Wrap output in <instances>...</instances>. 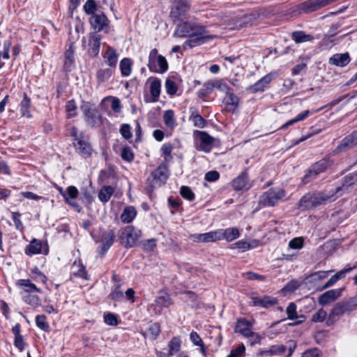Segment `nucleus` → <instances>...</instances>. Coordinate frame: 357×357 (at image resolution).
Here are the masks:
<instances>
[{"label":"nucleus","mask_w":357,"mask_h":357,"mask_svg":"<svg viewBox=\"0 0 357 357\" xmlns=\"http://www.w3.org/2000/svg\"><path fill=\"white\" fill-rule=\"evenodd\" d=\"M174 36L181 38L189 36L190 38L183 43L184 48L200 45L215 38V36L208 34L204 26L188 22L178 24Z\"/></svg>","instance_id":"1"},{"label":"nucleus","mask_w":357,"mask_h":357,"mask_svg":"<svg viewBox=\"0 0 357 357\" xmlns=\"http://www.w3.org/2000/svg\"><path fill=\"white\" fill-rule=\"evenodd\" d=\"M357 309V294L337 303L331 309L326 319L328 326L333 325L345 314H349Z\"/></svg>","instance_id":"2"},{"label":"nucleus","mask_w":357,"mask_h":357,"mask_svg":"<svg viewBox=\"0 0 357 357\" xmlns=\"http://www.w3.org/2000/svg\"><path fill=\"white\" fill-rule=\"evenodd\" d=\"M285 196V191L280 188H271L259 197L258 206L259 208L274 206Z\"/></svg>","instance_id":"3"},{"label":"nucleus","mask_w":357,"mask_h":357,"mask_svg":"<svg viewBox=\"0 0 357 357\" xmlns=\"http://www.w3.org/2000/svg\"><path fill=\"white\" fill-rule=\"evenodd\" d=\"M121 243L127 248L135 246L141 237V231L133 226H126L119 231Z\"/></svg>","instance_id":"4"},{"label":"nucleus","mask_w":357,"mask_h":357,"mask_svg":"<svg viewBox=\"0 0 357 357\" xmlns=\"http://www.w3.org/2000/svg\"><path fill=\"white\" fill-rule=\"evenodd\" d=\"M148 67L152 72L162 73L168 70V63L166 59L158 54V50L154 48L149 53Z\"/></svg>","instance_id":"5"},{"label":"nucleus","mask_w":357,"mask_h":357,"mask_svg":"<svg viewBox=\"0 0 357 357\" xmlns=\"http://www.w3.org/2000/svg\"><path fill=\"white\" fill-rule=\"evenodd\" d=\"M194 135L196 149L206 153L210 152L213 147L215 139L204 131L197 130Z\"/></svg>","instance_id":"6"},{"label":"nucleus","mask_w":357,"mask_h":357,"mask_svg":"<svg viewBox=\"0 0 357 357\" xmlns=\"http://www.w3.org/2000/svg\"><path fill=\"white\" fill-rule=\"evenodd\" d=\"M296 347V343L294 340L288 342V348L283 344L272 345L268 349L261 350L260 354L262 356H282L285 354L288 349L287 357H290Z\"/></svg>","instance_id":"7"},{"label":"nucleus","mask_w":357,"mask_h":357,"mask_svg":"<svg viewBox=\"0 0 357 357\" xmlns=\"http://www.w3.org/2000/svg\"><path fill=\"white\" fill-rule=\"evenodd\" d=\"M89 22L96 33L99 31L108 33L109 31V20L103 13L100 12L91 15L89 18Z\"/></svg>","instance_id":"8"},{"label":"nucleus","mask_w":357,"mask_h":357,"mask_svg":"<svg viewBox=\"0 0 357 357\" xmlns=\"http://www.w3.org/2000/svg\"><path fill=\"white\" fill-rule=\"evenodd\" d=\"M80 109L84 114V120L91 126H96L100 122L98 111L92 107L89 102H83Z\"/></svg>","instance_id":"9"},{"label":"nucleus","mask_w":357,"mask_h":357,"mask_svg":"<svg viewBox=\"0 0 357 357\" xmlns=\"http://www.w3.org/2000/svg\"><path fill=\"white\" fill-rule=\"evenodd\" d=\"M275 76L276 73H270L266 75L259 80H258L255 84L249 86L247 88V91L252 93L264 91L266 89L268 88L269 84L273 79L275 78Z\"/></svg>","instance_id":"10"},{"label":"nucleus","mask_w":357,"mask_h":357,"mask_svg":"<svg viewBox=\"0 0 357 357\" xmlns=\"http://www.w3.org/2000/svg\"><path fill=\"white\" fill-rule=\"evenodd\" d=\"M101 36L96 33H90L88 36L87 51L91 56H96L100 52Z\"/></svg>","instance_id":"11"},{"label":"nucleus","mask_w":357,"mask_h":357,"mask_svg":"<svg viewBox=\"0 0 357 357\" xmlns=\"http://www.w3.org/2000/svg\"><path fill=\"white\" fill-rule=\"evenodd\" d=\"M48 252L47 244L43 243L41 241L33 238L25 249L27 255H38L40 253L47 254Z\"/></svg>","instance_id":"12"},{"label":"nucleus","mask_w":357,"mask_h":357,"mask_svg":"<svg viewBox=\"0 0 357 357\" xmlns=\"http://www.w3.org/2000/svg\"><path fill=\"white\" fill-rule=\"evenodd\" d=\"M190 239L197 243H211L220 240L218 230L204 234H194L190 236Z\"/></svg>","instance_id":"13"},{"label":"nucleus","mask_w":357,"mask_h":357,"mask_svg":"<svg viewBox=\"0 0 357 357\" xmlns=\"http://www.w3.org/2000/svg\"><path fill=\"white\" fill-rule=\"evenodd\" d=\"M152 187L160 186L168 178L167 169L165 165H160L155 169L151 174Z\"/></svg>","instance_id":"14"},{"label":"nucleus","mask_w":357,"mask_h":357,"mask_svg":"<svg viewBox=\"0 0 357 357\" xmlns=\"http://www.w3.org/2000/svg\"><path fill=\"white\" fill-rule=\"evenodd\" d=\"M316 206L321 204H325L328 202L334 201L337 197H335L336 195L334 190H324L323 191H316L313 192Z\"/></svg>","instance_id":"15"},{"label":"nucleus","mask_w":357,"mask_h":357,"mask_svg":"<svg viewBox=\"0 0 357 357\" xmlns=\"http://www.w3.org/2000/svg\"><path fill=\"white\" fill-rule=\"evenodd\" d=\"M16 285L20 289L21 296L29 294L41 292V290L29 279L18 280L16 282Z\"/></svg>","instance_id":"16"},{"label":"nucleus","mask_w":357,"mask_h":357,"mask_svg":"<svg viewBox=\"0 0 357 357\" xmlns=\"http://www.w3.org/2000/svg\"><path fill=\"white\" fill-rule=\"evenodd\" d=\"M357 181V174L354 173L345 176L341 183V185L336 188L334 191L336 195H342L349 192V188Z\"/></svg>","instance_id":"17"},{"label":"nucleus","mask_w":357,"mask_h":357,"mask_svg":"<svg viewBox=\"0 0 357 357\" xmlns=\"http://www.w3.org/2000/svg\"><path fill=\"white\" fill-rule=\"evenodd\" d=\"M343 289H335L327 291L319 296V303L321 305H326L339 298L342 293Z\"/></svg>","instance_id":"18"},{"label":"nucleus","mask_w":357,"mask_h":357,"mask_svg":"<svg viewBox=\"0 0 357 357\" xmlns=\"http://www.w3.org/2000/svg\"><path fill=\"white\" fill-rule=\"evenodd\" d=\"M357 145V132H354L351 135L344 137L337 146L335 153H337L347 149H351Z\"/></svg>","instance_id":"19"},{"label":"nucleus","mask_w":357,"mask_h":357,"mask_svg":"<svg viewBox=\"0 0 357 357\" xmlns=\"http://www.w3.org/2000/svg\"><path fill=\"white\" fill-rule=\"evenodd\" d=\"M147 84H149V91L152 102H157L161 91V82L155 77H151L147 79Z\"/></svg>","instance_id":"20"},{"label":"nucleus","mask_w":357,"mask_h":357,"mask_svg":"<svg viewBox=\"0 0 357 357\" xmlns=\"http://www.w3.org/2000/svg\"><path fill=\"white\" fill-rule=\"evenodd\" d=\"M252 322L243 318L237 320L234 331L247 337L252 332Z\"/></svg>","instance_id":"21"},{"label":"nucleus","mask_w":357,"mask_h":357,"mask_svg":"<svg viewBox=\"0 0 357 357\" xmlns=\"http://www.w3.org/2000/svg\"><path fill=\"white\" fill-rule=\"evenodd\" d=\"M231 185L236 190L249 189L250 184L249 183L247 172H242L239 176L232 181Z\"/></svg>","instance_id":"22"},{"label":"nucleus","mask_w":357,"mask_h":357,"mask_svg":"<svg viewBox=\"0 0 357 357\" xmlns=\"http://www.w3.org/2000/svg\"><path fill=\"white\" fill-rule=\"evenodd\" d=\"M76 151L83 158H89L91 155L93 149L90 143L84 139H78L77 144H75Z\"/></svg>","instance_id":"23"},{"label":"nucleus","mask_w":357,"mask_h":357,"mask_svg":"<svg viewBox=\"0 0 357 357\" xmlns=\"http://www.w3.org/2000/svg\"><path fill=\"white\" fill-rule=\"evenodd\" d=\"M276 303L277 300L275 298L268 296H254L251 298V303L254 306L269 307L274 305Z\"/></svg>","instance_id":"24"},{"label":"nucleus","mask_w":357,"mask_h":357,"mask_svg":"<svg viewBox=\"0 0 357 357\" xmlns=\"http://www.w3.org/2000/svg\"><path fill=\"white\" fill-rule=\"evenodd\" d=\"M298 10L301 12L308 13L317 10L322 8L321 0H307L298 6Z\"/></svg>","instance_id":"25"},{"label":"nucleus","mask_w":357,"mask_h":357,"mask_svg":"<svg viewBox=\"0 0 357 357\" xmlns=\"http://www.w3.org/2000/svg\"><path fill=\"white\" fill-rule=\"evenodd\" d=\"M220 236V240L225 239L227 241L230 242L240 236L238 229L236 227H229L225 229H218Z\"/></svg>","instance_id":"26"},{"label":"nucleus","mask_w":357,"mask_h":357,"mask_svg":"<svg viewBox=\"0 0 357 357\" xmlns=\"http://www.w3.org/2000/svg\"><path fill=\"white\" fill-rule=\"evenodd\" d=\"M299 208L302 210L314 208L316 206L313 192L305 194L299 201Z\"/></svg>","instance_id":"27"},{"label":"nucleus","mask_w":357,"mask_h":357,"mask_svg":"<svg viewBox=\"0 0 357 357\" xmlns=\"http://www.w3.org/2000/svg\"><path fill=\"white\" fill-rule=\"evenodd\" d=\"M190 116L189 120L192 122L194 126L203 128L206 126V121L199 114L197 110L195 107L190 108Z\"/></svg>","instance_id":"28"},{"label":"nucleus","mask_w":357,"mask_h":357,"mask_svg":"<svg viewBox=\"0 0 357 357\" xmlns=\"http://www.w3.org/2000/svg\"><path fill=\"white\" fill-rule=\"evenodd\" d=\"M103 57L105 62L110 67H115L116 66L119 54H117L116 51L112 47H107V50L103 55Z\"/></svg>","instance_id":"29"},{"label":"nucleus","mask_w":357,"mask_h":357,"mask_svg":"<svg viewBox=\"0 0 357 357\" xmlns=\"http://www.w3.org/2000/svg\"><path fill=\"white\" fill-rule=\"evenodd\" d=\"M115 238V234L113 230H109L103 233L100 243L103 251L107 250L113 244Z\"/></svg>","instance_id":"30"},{"label":"nucleus","mask_w":357,"mask_h":357,"mask_svg":"<svg viewBox=\"0 0 357 357\" xmlns=\"http://www.w3.org/2000/svg\"><path fill=\"white\" fill-rule=\"evenodd\" d=\"M356 268V266H354ZM354 267H345L344 269L338 271L336 274L333 275L328 282L323 286L321 289H326L328 287L334 285L339 280L343 278L347 273L351 271Z\"/></svg>","instance_id":"31"},{"label":"nucleus","mask_w":357,"mask_h":357,"mask_svg":"<svg viewBox=\"0 0 357 357\" xmlns=\"http://www.w3.org/2000/svg\"><path fill=\"white\" fill-rule=\"evenodd\" d=\"M74 64V50L73 45H70L64 54L63 68L66 71H70Z\"/></svg>","instance_id":"32"},{"label":"nucleus","mask_w":357,"mask_h":357,"mask_svg":"<svg viewBox=\"0 0 357 357\" xmlns=\"http://www.w3.org/2000/svg\"><path fill=\"white\" fill-rule=\"evenodd\" d=\"M137 211L134 206H126L121 215V220L123 223H130L135 219Z\"/></svg>","instance_id":"33"},{"label":"nucleus","mask_w":357,"mask_h":357,"mask_svg":"<svg viewBox=\"0 0 357 357\" xmlns=\"http://www.w3.org/2000/svg\"><path fill=\"white\" fill-rule=\"evenodd\" d=\"M31 100L27 96L26 93H24L23 99L22 100L20 107L22 116L27 118H31V115L30 113Z\"/></svg>","instance_id":"34"},{"label":"nucleus","mask_w":357,"mask_h":357,"mask_svg":"<svg viewBox=\"0 0 357 357\" xmlns=\"http://www.w3.org/2000/svg\"><path fill=\"white\" fill-rule=\"evenodd\" d=\"M348 54H337L330 59V62L337 66H345L349 62Z\"/></svg>","instance_id":"35"},{"label":"nucleus","mask_w":357,"mask_h":357,"mask_svg":"<svg viewBox=\"0 0 357 357\" xmlns=\"http://www.w3.org/2000/svg\"><path fill=\"white\" fill-rule=\"evenodd\" d=\"M132 60L129 58H123L119 63L121 73L123 77H128L132 72Z\"/></svg>","instance_id":"36"},{"label":"nucleus","mask_w":357,"mask_h":357,"mask_svg":"<svg viewBox=\"0 0 357 357\" xmlns=\"http://www.w3.org/2000/svg\"><path fill=\"white\" fill-rule=\"evenodd\" d=\"M188 10L186 0H176L175 6L172 10V15L176 17L178 15L185 13Z\"/></svg>","instance_id":"37"},{"label":"nucleus","mask_w":357,"mask_h":357,"mask_svg":"<svg viewBox=\"0 0 357 357\" xmlns=\"http://www.w3.org/2000/svg\"><path fill=\"white\" fill-rule=\"evenodd\" d=\"M155 303L161 307H167L172 304V299L168 294L161 291L155 298Z\"/></svg>","instance_id":"38"},{"label":"nucleus","mask_w":357,"mask_h":357,"mask_svg":"<svg viewBox=\"0 0 357 357\" xmlns=\"http://www.w3.org/2000/svg\"><path fill=\"white\" fill-rule=\"evenodd\" d=\"M215 89L214 80L208 81L203 84L202 89L197 92V96L199 98H204L207 97Z\"/></svg>","instance_id":"39"},{"label":"nucleus","mask_w":357,"mask_h":357,"mask_svg":"<svg viewBox=\"0 0 357 357\" xmlns=\"http://www.w3.org/2000/svg\"><path fill=\"white\" fill-rule=\"evenodd\" d=\"M292 39L296 43H301L307 41H312L314 37L310 34H306L303 31H294L291 34Z\"/></svg>","instance_id":"40"},{"label":"nucleus","mask_w":357,"mask_h":357,"mask_svg":"<svg viewBox=\"0 0 357 357\" xmlns=\"http://www.w3.org/2000/svg\"><path fill=\"white\" fill-rule=\"evenodd\" d=\"M163 120L165 124L171 129H173L177 124L174 118V112L172 109L165 112L163 114Z\"/></svg>","instance_id":"41"},{"label":"nucleus","mask_w":357,"mask_h":357,"mask_svg":"<svg viewBox=\"0 0 357 357\" xmlns=\"http://www.w3.org/2000/svg\"><path fill=\"white\" fill-rule=\"evenodd\" d=\"M331 162L328 160H321L311 166L312 171L315 172L317 174L325 172L330 166Z\"/></svg>","instance_id":"42"},{"label":"nucleus","mask_w":357,"mask_h":357,"mask_svg":"<svg viewBox=\"0 0 357 357\" xmlns=\"http://www.w3.org/2000/svg\"><path fill=\"white\" fill-rule=\"evenodd\" d=\"M114 192L112 187L104 186L98 194L99 199L102 202H107Z\"/></svg>","instance_id":"43"},{"label":"nucleus","mask_w":357,"mask_h":357,"mask_svg":"<svg viewBox=\"0 0 357 357\" xmlns=\"http://www.w3.org/2000/svg\"><path fill=\"white\" fill-rule=\"evenodd\" d=\"M181 341L179 337H174L169 343V356H174L177 354L181 349Z\"/></svg>","instance_id":"44"},{"label":"nucleus","mask_w":357,"mask_h":357,"mask_svg":"<svg viewBox=\"0 0 357 357\" xmlns=\"http://www.w3.org/2000/svg\"><path fill=\"white\" fill-rule=\"evenodd\" d=\"M309 110H305L304 112L298 114L294 119L288 121L286 123L282 126L281 129H284L288 126H291L298 121L305 120L309 116Z\"/></svg>","instance_id":"45"},{"label":"nucleus","mask_w":357,"mask_h":357,"mask_svg":"<svg viewBox=\"0 0 357 357\" xmlns=\"http://www.w3.org/2000/svg\"><path fill=\"white\" fill-rule=\"evenodd\" d=\"M22 298L26 303L34 307L40 305V298L35 293L24 295Z\"/></svg>","instance_id":"46"},{"label":"nucleus","mask_w":357,"mask_h":357,"mask_svg":"<svg viewBox=\"0 0 357 357\" xmlns=\"http://www.w3.org/2000/svg\"><path fill=\"white\" fill-rule=\"evenodd\" d=\"M112 73L110 68L99 69L96 73V77L99 82H104L110 78Z\"/></svg>","instance_id":"47"},{"label":"nucleus","mask_w":357,"mask_h":357,"mask_svg":"<svg viewBox=\"0 0 357 357\" xmlns=\"http://www.w3.org/2000/svg\"><path fill=\"white\" fill-rule=\"evenodd\" d=\"M190 339L191 342L196 346H199L201 348L202 353L205 354V347L204 344L199 337V335L196 332H192L190 335Z\"/></svg>","instance_id":"48"},{"label":"nucleus","mask_w":357,"mask_h":357,"mask_svg":"<svg viewBox=\"0 0 357 357\" xmlns=\"http://www.w3.org/2000/svg\"><path fill=\"white\" fill-rule=\"evenodd\" d=\"M254 247V245H252L250 243L246 241H239L231 245V249L240 250L241 251H245Z\"/></svg>","instance_id":"49"},{"label":"nucleus","mask_w":357,"mask_h":357,"mask_svg":"<svg viewBox=\"0 0 357 357\" xmlns=\"http://www.w3.org/2000/svg\"><path fill=\"white\" fill-rule=\"evenodd\" d=\"M84 10L87 15H96L97 5L93 0H88L84 6Z\"/></svg>","instance_id":"50"},{"label":"nucleus","mask_w":357,"mask_h":357,"mask_svg":"<svg viewBox=\"0 0 357 357\" xmlns=\"http://www.w3.org/2000/svg\"><path fill=\"white\" fill-rule=\"evenodd\" d=\"M333 272V271H318L311 274L309 276V279L310 281H320L325 278H326L330 273Z\"/></svg>","instance_id":"51"},{"label":"nucleus","mask_w":357,"mask_h":357,"mask_svg":"<svg viewBox=\"0 0 357 357\" xmlns=\"http://www.w3.org/2000/svg\"><path fill=\"white\" fill-rule=\"evenodd\" d=\"M36 324L41 330L45 331H47L49 330L50 326L48 323L46 321V317L45 315H38L36 317Z\"/></svg>","instance_id":"52"},{"label":"nucleus","mask_w":357,"mask_h":357,"mask_svg":"<svg viewBox=\"0 0 357 357\" xmlns=\"http://www.w3.org/2000/svg\"><path fill=\"white\" fill-rule=\"evenodd\" d=\"M66 110L69 118L75 116L77 114V105L74 100H70L67 102Z\"/></svg>","instance_id":"53"},{"label":"nucleus","mask_w":357,"mask_h":357,"mask_svg":"<svg viewBox=\"0 0 357 357\" xmlns=\"http://www.w3.org/2000/svg\"><path fill=\"white\" fill-rule=\"evenodd\" d=\"M181 195L189 201H192L195 199V194L192 190L188 186H182L180 190Z\"/></svg>","instance_id":"54"},{"label":"nucleus","mask_w":357,"mask_h":357,"mask_svg":"<svg viewBox=\"0 0 357 357\" xmlns=\"http://www.w3.org/2000/svg\"><path fill=\"white\" fill-rule=\"evenodd\" d=\"M165 89L167 94L173 96L176 94L178 87L176 84L172 79H167L165 82Z\"/></svg>","instance_id":"55"},{"label":"nucleus","mask_w":357,"mask_h":357,"mask_svg":"<svg viewBox=\"0 0 357 357\" xmlns=\"http://www.w3.org/2000/svg\"><path fill=\"white\" fill-rule=\"evenodd\" d=\"M214 84L215 89L225 92L226 94L232 91L231 89L222 79L214 80Z\"/></svg>","instance_id":"56"},{"label":"nucleus","mask_w":357,"mask_h":357,"mask_svg":"<svg viewBox=\"0 0 357 357\" xmlns=\"http://www.w3.org/2000/svg\"><path fill=\"white\" fill-rule=\"evenodd\" d=\"M303 237L294 238L289 241V247L291 249L300 250L303 247Z\"/></svg>","instance_id":"57"},{"label":"nucleus","mask_w":357,"mask_h":357,"mask_svg":"<svg viewBox=\"0 0 357 357\" xmlns=\"http://www.w3.org/2000/svg\"><path fill=\"white\" fill-rule=\"evenodd\" d=\"M227 95V104L231 105L234 109L238 106V98L232 92L229 91Z\"/></svg>","instance_id":"58"},{"label":"nucleus","mask_w":357,"mask_h":357,"mask_svg":"<svg viewBox=\"0 0 357 357\" xmlns=\"http://www.w3.org/2000/svg\"><path fill=\"white\" fill-rule=\"evenodd\" d=\"M151 338L155 339L160 333V325L158 323H151L148 329Z\"/></svg>","instance_id":"59"},{"label":"nucleus","mask_w":357,"mask_h":357,"mask_svg":"<svg viewBox=\"0 0 357 357\" xmlns=\"http://www.w3.org/2000/svg\"><path fill=\"white\" fill-rule=\"evenodd\" d=\"M121 156L127 162H131L134 158V154L129 146H126L122 149Z\"/></svg>","instance_id":"60"},{"label":"nucleus","mask_w":357,"mask_h":357,"mask_svg":"<svg viewBox=\"0 0 357 357\" xmlns=\"http://www.w3.org/2000/svg\"><path fill=\"white\" fill-rule=\"evenodd\" d=\"M296 305L294 303H289L286 310L288 319L293 320L298 317L296 313Z\"/></svg>","instance_id":"61"},{"label":"nucleus","mask_w":357,"mask_h":357,"mask_svg":"<svg viewBox=\"0 0 357 357\" xmlns=\"http://www.w3.org/2000/svg\"><path fill=\"white\" fill-rule=\"evenodd\" d=\"M326 312L324 309L321 308L313 314L312 321L314 322H321L326 319Z\"/></svg>","instance_id":"62"},{"label":"nucleus","mask_w":357,"mask_h":357,"mask_svg":"<svg viewBox=\"0 0 357 357\" xmlns=\"http://www.w3.org/2000/svg\"><path fill=\"white\" fill-rule=\"evenodd\" d=\"M301 357H322V352L317 348H312L304 351Z\"/></svg>","instance_id":"63"},{"label":"nucleus","mask_w":357,"mask_h":357,"mask_svg":"<svg viewBox=\"0 0 357 357\" xmlns=\"http://www.w3.org/2000/svg\"><path fill=\"white\" fill-rule=\"evenodd\" d=\"M31 273H33V278L37 281L40 282L43 284H45L47 281L46 276L42 273L37 268H35L31 271Z\"/></svg>","instance_id":"64"}]
</instances>
